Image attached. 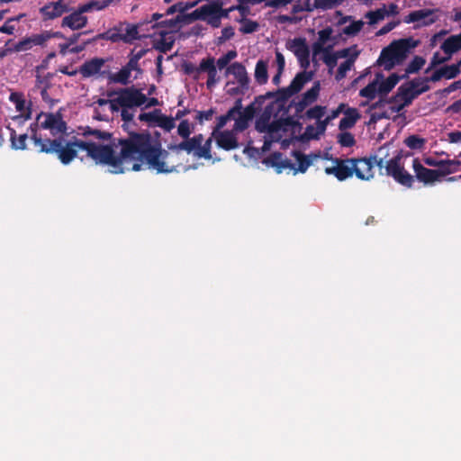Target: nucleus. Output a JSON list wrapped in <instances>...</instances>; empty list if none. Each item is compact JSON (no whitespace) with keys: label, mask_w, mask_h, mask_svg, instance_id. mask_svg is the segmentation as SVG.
Instances as JSON below:
<instances>
[{"label":"nucleus","mask_w":461,"mask_h":461,"mask_svg":"<svg viewBox=\"0 0 461 461\" xmlns=\"http://www.w3.org/2000/svg\"><path fill=\"white\" fill-rule=\"evenodd\" d=\"M33 134L31 139L40 152L56 154L61 163L68 165L77 156L78 150H86V155L93 158L96 164L109 167V172L122 174L128 171L139 172L141 161L146 160L151 168L158 173L173 172L174 166H167L165 162L169 156L168 152L153 145L151 135L148 132H132L127 139L119 140L121 145L120 154L116 155L112 145H101L95 142L76 139L67 141L63 136L55 139H41L36 134L33 125L30 126Z\"/></svg>","instance_id":"f257e3e1"},{"label":"nucleus","mask_w":461,"mask_h":461,"mask_svg":"<svg viewBox=\"0 0 461 461\" xmlns=\"http://www.w3.org/2000/svg\"><path fill=\"white\" fill-rule=\"evenodd\" d=\"M417 41L411 38L393 41L383 49L377 60V65L390 71L394 67L404 62L410 50L416 48Z\"/></svg>","instance_id":"f03ea898"},{"label":"nucleus","mask_w":461,"mask_h":461,"mask_svg":"<svg viewBox=\"0 0 461 461\" xmlns=\"http://www.w3.org/2000/svg\"><path fill=\"white\" fill-rule=\"evenodd\" d=\"M251 122V113L247 111L242 118L236 120L231 130L212 132V138L214 140L218 148L223 150H234L239 149L240 144L237 134L245 131L249 128Z\"/></svg>","instance_id":"7ed1b4c3"},{"label":"nucleus","mask_w":461,"mask_h":461,"mask_svg":"<svg viewBox=\"0 0 461 461\" xmlns=\"http://www.w3.org/2000/svg\"><path fill=\"white\" fill-rule=\"evenodd\" d=\"M109 99L98 98L96 104L99 106L109 104L111 113H121V119L124 122H132V113H129L127 104L130 103V97L127 96V86L115 91L107 92Z\"/></svg>","instance_id":"20e7f679"},{"label":"nucleus","mask_w":461,"mask_h":461,"mask_svg":"<svg viewBox=\"0 0 461 461\" xmlns=\"http://www.w3.org/2000/svg\"><path fill=\"white\" fill-rule=\"evenodd\" d=\"M182 68L184 73L190 77H193L194 80L200 78V75L202 72H206V86L208 89L213 88L215 84H217L220 80L218 71L215 68L213 57L203 59L199 66H195L194 63L189 61H185L182 65Z\"/></svg>","instance_id":"39448f33"},{"label":"nucleus","mask_w":461,"mask_h":461,"mask_svg":"<svg viewBox=\"0 0 461 461\" xmlns=\"http://www.w3.org/2000/svg\"><path fill=\"white\" fill-rule=\"evenodd\" d=\"M402 160V153L399 152L390 160L384 162L385 176L393 178L396 183L411 188L412 183L415 181L413 176L405 171L404 166L401 162Z\"/></svg>","instance_id":"423d86ee"},{"label":"nucleus","mask_w":461,"mask_h":461,"mask_svg":"<svg viewBox=\"0 0 461 461\" xmlns=\"http://www.w3.org/2000/svg\"><path fill=\"white\" fill-rule=\"evenodd\" d=\"M218 14L219 0H212L200 6V8L188 14V16L191 21L201 20L212 26L213 29H218L221 26Z\"/></svg>","instance_id":"0eeeda50"},{"label":"nucleus","mask_w":461,"mask_h":461,"mask_svg":"<svg viewBox=\"0 0 461 461\" xmlns=\"http://www.w3.org/2000/svg\"><path fill=\"white\" fill-rule=\"evenodd\" d=\"M127 96L130 97V103L127 104V110L129 113L132 114L134 118L135 111L137 108L149 109L159 105V101L157 97H148L141 89L132 86H127Z\"/></svg>","instance_id":"6e6552de"},{"label":"nucleus","mask_w":461,"mask_h":461,"mask_svg":"<svg viewBox=\"0 0 461 461\" xmlns=\"http://www.w3.org/2000/svg\"><path fill=\"white\" fill-rule=\"evenodd\" d=\"M353 160L354 174L360 180L372 179L374 177V166H377L380 170L383 168V158H376L375 155L369 158H351Z\"/></svg>","instance_id":"1a4fd4ad"},{"label":"nucleus","mask_w":461,"mask_h":461,"mask_svg":"<svg viewBox=\"0 0 461 461\" xmlns=\"http://www.w3.org/2000/svg\"><path fill=\"white\" fill-rule=\"evenodd\" d=\"M420 82L421 81L412 79L398 87L397 95L394 98H401L403 101L402 104L397 109L398 111L402 110L405 106H409L412 103L413 99L429 90V86L428 84H423L422 87L418 88Z\"/></svg>","instance_id":"9d476101"},{"label":"nucleus","mask_w":461,"mask_h":461,"mask_svg":"<svg viewBox=\"0 0 461 461\" xmlns=\"http://www.w3.org/2000/svg\"><path fill=\"white\" fill-rule=\"evenodd\" d=\"M37 122L43 130H49L51 135H64L67 131V123L62 119L60 113H40L37 115Z\"/></svg>","instance_id":"9b49d317"},{"label":"nucleus","mask_w":461,"mask_h":461,"mask_svg":"<svg viewBox=\"0 0 461 461\" xmlns=\"http://www.w3.org/2000/svg\"><path fill=\"white\" fill-rule=\"evenodd\" d=\"M286 48L298 59L300 67L304 70L311 65V51L305 38H294L286 42Z\"/></svg>","instance_id":"f8f14e48"},{"label":"nucleus","mask_w":461,"mask_h":461,"mask_svg":"<svg viewBox=\"0 0 461 461\" xmlns=\"http://www.w3.org/2000/svg\"><path fill=\"white\" fill-rule=\"evenodd\" d=\"M335 166L325 167L326 175L334 176L339 181L348 179L354 175V167L351 158H330Z\"/></svg>","instance_id":"ddd939ff"},{"label":"nucleus","mask_w":461,"mask_h":461,"mask_svg":"<svg viewBox=\"0 0 461 461\" xmlns=\"http://www.w3.org/2000/svg\"><path fill=\"white\" fill-rule=\"evenodd\" d=\"M69 11L70 8H68L66 0H58L56 2L47 3L40 8V14L42 21L58 19Z\"/></svg>","instance_id":"4468645a"},{"label":"nucleus","mask_w":461,"mask_h":461,"mask_svg":"<svg viewBox=\"0 0 461 461\" xmlns=\"http://www.w3.org/2000/svg\"><path fill=\"white\" fill-rule=\"evenodd\" d=\"M294 122L291 118L286 119H274L272 122L268 124L265 129V134H268L269 139H265L263 149H267L269 145L280 140V131L284 130V127L287 125H293Z\"/></svg>","instance_id":"2eb2a0df"},{"label":"nucleus","mask_w":461,"mask_h":461,"mask_svg":"<svg viewBox=\"0 0 461 461\" xmlns=\"http://www.w3.org/2000/svg\"><path fill=\"white\" fill-rule=\"evenodd\" d=\"M412 170L415 172V177L424 185L433 184L441 180L438 171L429 169L422 166L419 158L412 160Z\"/></svg>","instance_id":"dca6fc26"},{"label":"nucleus","mask_w":461,"mask_h":461,"mask_svg":"<svg viewBox=\"0 0 461 461\" xmlns=\"http://www.w3.org/2000/svg\"><path fill=\"white\" fill-rule=\"evenodd\" d=\"M425 165L438 167L436 172H439L441 177L447 176L456 171V167L461 165L459 160H438L435 158L428 157L424 158Z\"/></svg>","instance_id":"f3484780"},{"label":"nucleus","mask_w":461,"mask_h":461,"mask_svg":"<svg viewBox=\"0 0 461 461\" xmlns=\"http://www.w3.org/2000/svg\"><path fill=\"white\" fill-rule=\"evenodd\" d=\"M105 60L103 58H94L88 61L83 63L81 67H79L78 72L81 73L84 77H95L99 74L102 77L107 76V71H102V68L104 67Z\"/></svg>","instance_id":"a211bd4d"},{"label":"nucleus","mask_w":461,"mask_h":461,"mask_svg":"<svg viewBox=\"0 0 461 461\" xmlns=\"http://www.w3.org/2000/svg\"><path fill=\"white\" fill-rule=\"evenodd\" d=\"M226 75H231L236 79L237 84L243 86H249L250 78L248 76L245 66L240 62H233L226 68Z\"/></svg>","instance_id":"6ab92c4d"},{"label":"nucleus","mask_w":461,"mask_h":461,"mask_svg":"<svg viewBox=\"0 0 461 461\" xmlns=\"http://www.w3.org/2000/svg\"><path fill=\"white\" fill-rule=\"evenodd\" d=\"M433 14L434 10L419 9L407 14L404 22L406 23L422 22V25H429L436 22V18L433 17Z\"/></svg>","instance_id":"aec40b11"},{"label":"nucleus","mask_w":461,"mask_h":461,"mask_svg":"<svg viewBox=\"0 0 461 461\" xmlns=\"http://www.w3.org/2000/svg\"><path fill=\"white\" fill-rule=\"evenodd\" d=\"M332 29L326 27L318 32V40L312 44L313 54L318 55L321 51H331L332 45L325 46L326 42L331 40Z\"/></svg>","instance_id":"412c9836"},{"label":"nucleus","mask_w":461,"mask_h":461,"mask_svg":"<svg viewBox=\"0 0 461 461\" xmlns=\"http://www.w3.org/2000/svg\"><path fill=\"white\" fill-rule=\"evenodd\" d=\"M203 134H195L192 138L184 139V140L178 144L173 145L170 147L172 150H185L188 154L194 153L196 149L199 148L200 144L203 142Z\"/></svg>","instance_id":"4be33fe9"},{"label":"nucleus","mask_w":461,"mask_h":461,"mask_svg":"<svg viewBox=\"0 0 461 461\" xmlns=\"http://www.w3.org/2000/svg\"><path fill=\"white\" fill-rule=\"evenodd\" d=\"M87 23V18L79 13H72L61 20V27H68L71 30H82Z\"/></svg>","instance_id":"5701e85b"},{"label":"nucleus","mask_w":461,"mask_h":461,"mask_svg":"<svg viewBox=\"0 0 461 461\" xmlns=\"http://www.w3.org/2000/svg\"><path fill=\"white\" fill-rule=\"evenodd\" d=\"M189 20L188 14H178L176 18L165 19L158 22L152 25V27H162L168 30H176L177 26L182 23H188Z\"/></svg>","instance_id":"b1692460"},{"label":"nucleus","mask_w":461,"mask_h":461,"mask_svg":"<svg viewBox=\"0 0 461 461\" xmlns=\"http://www.w3.org/2000/svg\"><path fill=\"white\" fill-rule=\"evenodd\" d=\"M440 49L447 56L452 58L453 54L461 49V35L453 34L442 42Z\"/></svg>","instance_id":"393cba45"},{"label":"nucleus","mask_w":461,"mask_h":461,"mask_svg":"<svg viewBox=\"0 0 461 461\" xmlns=\"http://www.w3.org/2000/svg\"><path fill=\"white\" fill-rule=\"evenodd\" d=\"M360 119V113L357 108H348L344 112V117L339 122V130H348L356 125L357 121Z\"/></svg>","instance_id":"a878e982"},{"label":"nucleus","mask_w":461,"mask_h":461,"mask_svg":"<svg viewBox=\"0 0 461 461\" xmlns=\"http://www.w3.org/2000/svg\"><path fill=\"white\" fill-rule=\"evenodd\" d=\"M312 71H301L294 76L293 81L290 82L287 87L296 94L300 92L303 87H304V85L312 80Z\"/></svg>","instance_id":"bb28decb"},{"label":"nucleus","mask_w":461,"mask_h":461,"mask_svg":"<svg viewBox=\"0 0 461 461\" xmlns=\"http://www.w3.org/2000/svg\"><path fill=\"white\" fill-rule=\"evenodd\" d=\"M293 156L297 161L298 167H295L294 174L297 172L305 173L310 166L312 164V158H317V155H304L300 150H294Z\"/></svg>","instance_id":"cd10ccee"},{"label":"nucleus","mask_w":461,"mask_h":461,"mask_svg":"<svg viewBox=\"0 0 461 461\" xmlns=\"http://www.w3.org/2000/svg\"><path fill=\"white\" fill-rule=\"evenodd\" d=\"M404 78H406V74H403L402 76H398L395 73L391 74L384 81H379V94L381 95L389 94L395 86V85H397L399 81Z\"/></svg>","instance_id":"c85d7f7f"},{"label":"nucleus","mask_w":461,"mask_h":461,"mask_svg":"<svg viewBox=\"0 0 461 461\" xmlns=\"http://www.w3.org/2000/svg\"><path fill=\"white\" fill-rule=\"evenodd\" d=\"M247 111H249V113L251 114V120H253L256 115L255 104L251 103L248 106L243 108L242 98H238L236 100V102H234L233 106L227 112L231 113V114L238 116V119H239V118H242L246 114Z\"/></svg>","instance_id":"c756f323"},{"label":"nucleus","mask_w":461,"mask_h":461,"mask_svg":"<svg viewBox=\"0 0 461 461\" xmlns=\"http://www.w3.org/2000/svg\"><path fill=\"white\" fill-rule=\"evenodd\" d=\"M383 77L382 74L378 73L375 75V79L369 82L366 86L360 90L359 95L368 100L375 98L377 93H379V79Z\"/></svg>","instance_id":"7c9ffc66"},{"label":"nucleus","mask_w":461,"mask_h":461,"mask_svg":"<svg viewBox=\"0 0 461 461\" xmlns=\"http://www.w3.org/2000/svg\"><path fill=\"white\" fill-rule=\"evenodd\" d=\"M10 101L15 104L17 112L23 114L24 120H30L31 118V108L25 106V100L23 95L18 93H11Z\"/></svg>","instance_id":"2f4dec72"},{"label":"nucleus","mask_w":461,"mask_h":461,"mask_svg":"<svg viewBox=\"0 0 461 461\" xmlns=\"http://www.w3.org/2000/svg\"><path fill=\"white\" fill-rule=\"evenodd\" d=\"M174 45V38L167 33H160V38L154 41V49L159 52L167 53Z\"/></svg>","instance_id":"473e14b6"},{"label":"nucleus","mask_w":461,"mask_h":461,"mask_svg":"<svg viewBox=\"0 0 461 461\" xmlns=\"http://www.w3.org/2000/svg\"><path fill=\"white\" fill-rule=\"evenodd\" d=\"M320 93V82L316 81L313 83L312 86L309 88L304 94L302 95L301 98H299V102L302 104H305L308 106L317 101Z\"/></svg>","instance_id":"72a5a7b5"},{"label":"nucleus","mask_w":461,"mask_h":461,"mask_svg":"<svg viewBox=\"0 0 461 461\" xmlns=\"http://www.w3.org/2000/svg\"><path fill=\"white\" fill-rule=\"evenodd\" d=\"M106 77H108L109 82L127 86L130 83L131 71L122 68L121 70L116 73L108 72Z\"/></svg>","instance_id":"f704fd0d"},{"label":"nucleus","mask_w":461,"mask_h":461,"mask_svg":"<svg viewBox=\"0 0 461 461\" xmlns=\"http://www.w3.org/2000/svg\"><path fill=\"white\" fill-rule=\"evenodd\" d=\"M272 116L273 113L268 108L264 109L262 114L256 120L255 128L258 132H265V130L267 129V127L273 122Z\"/></svg>","instance_id":"c9c22d12"},{"label":"nucleus","mask_w":461,"mask_h":461,"mask_svg":"<svg viewBox=\"0 0 461 461\" xmlns=\"http://www.w3.org/2000/svg\"><path fill=\"white\" fill-rule=\"evenodd\" d=\"M256 82L263 85L268 80L267 63L263 60H258L255 68Z\"/></svg>","instance_id":"e433bc0d"},{"label":"nucleus","mask_w":461,"mask_h":461,"mask_svg":"<svg viewBox=\"0 0 461 461\" xmlns=\"http://www.w3.org/2000/svg\"><path fill=\"white\" fill-rule=\"evenodd\" d=\"M272 164L273 167L279 168V171L286 168L292 169L294 171L295 169L294 164L291 162L290 159L283 158L282 154L279 152H276L272 156Z\"/></svg>","instance_id":"4c0bfd02"},{"label":"nucleus","mask_w":461,"mask_h":461,"mask_svg":"<svg viewBox=\"0 0 461 461\" xmlns=\"http://www.w3.org/2000/svg\"><path fill=\"white\" fill-rule=\"evenodd\" d=\"M426 140L417 134H411L404 139V144L411 150H421L424 149Z\"/></svg>","instance_id":"58836bf2"},{"label":"nucleus","mask_w":461,"mask_h":461,"mask_svg":"<svg viewBox=\"0 0 461 461\" xmlns=\"http://www.w3.org/2000/svg\"><path fill=\"white\" fill-rule=\"evenodd\" d=\"M97 40H104V41H111L113 42H117L120 41H123L122 34L116 31V29H111L107 32H104L101 34H98L92 40H88V42H94Z\"/></svg>","instance_id":"ea45409f"},{"label":"nucleus","mask_w":461,"mask_h":461,"mask_svg":"<svg viewBox=\"0 0 461 461\" xmlns=\"http://www.w3.org/2000/svg\"><path fill=\"white\" fill-rule=\"evenodd\" d=\"M26 140H28V134H21L17 137L15 130H11L10 140L13 149L24 150L26 148Z\"/></svg>","instance_id":"a19ab883"},{"label":"nucleus","mask_w":461,"mask_h":461,"mask_svg":"<svg viewBox=\"0 0 461 461\" xmlns=\"http://www.w3.org/2000/svg\"><path fill=\"white\" fill-rule=\"evenodd\" d=\"M212 138H209L205 140V142H202L199 146V148L196 149L194 152V156L196 158H203L205 159H211L212 158Z\"/></svg>","instance_id":"79ce46f5"},{"label":"nucleus","mask_w":461,"mask_h":461,"mask_svg":"<svg viewBox=\"0 0 461 461\" xmlns=\"http://www.w3.org/2000/svg\"><path fill=\"white\" fill-rule=\"evenodd\" d=\"M231 120L235 122L236 120H238V116L228 112L226 113V114L220 115L219 117H217V122H215V124L212 128V132L223 131L224 130L222 128H224L227 122H229Z\"/></svg>","instance_id":"37998d69"},{"label":"nucleus","mask_w":461,"mask_h":461,"mask_svg":"<svg viewBox=\"0 0 461 461\" xmlns=\"http://www.w3.org/2000/svg\"><path fill=\"white\" fill-rule=\"evenodd\" d=\"M162 114L163 113H160L159 109H154L150 113H143L139 114L138 120L140 122H147L149 125H156Z\"/></svg>","instance_id":"c03bdc74"},{"label":"nucleus","mask_w":461,"mask_h":461,"mask_svg":"<svg viewBox=\"0 0 461 461\" xmlns=\"http://www.w3.org/2000/svg\"><path fill=\"white\" fill-rule=\"evenodd\" d=\"M234 81H227L226 93L230 96L244 95L249 90V86H242V85L234 86Z\"/></svg>","instance_id":"a18cd8bd"},{"label":"nucleus","mask_w":461,"mask_h":461,"mask_svg":"<svg viewBox=\"0 0 461 461\" xmlns=\"http://www.w3.org/2000/svg\"><path fill=\"white\" fill-rule=\"evenodd\" d=\"M239 22L242 24V26L240 27V32L243 34H251L258 30L259 25L256 21H252L249 18H241Z\"/></svg>","instance_id":"49530a36"},{"label":"nucleus","mask_w":461,"mask_h":461,"mask_svg":"<svg viewBox=\"0 0 461 461\" xmlns=\"http://www.w3.org/2000/svg\"><path fill=\"white\" fill-rule=\"evenodd\" d=\"M237 56V50H228L226 54L219 58L217 61H214L215 68H218L220 70L224 69L225 68H227L228 64Z\"/></svg>","instance_id":"de8ad7c7"},{"label":"nucleus","mask_w":461,"mask_h":461,"mask_svg":"<svg viewBox=\"0 0 461 461\" xmlns=\"http://www.w3.org/2000/svg\"><path fill=\"white\" fill-rule=\"evenodd\" d=\"M424 64L425 59L421 56H415L410 62L409 66L405 68L404 74H406V77H408L410 74L419 72Z\"/></svg>","instance_id":"09e8293b"},{"label":"nucleus","mask_w":461,"mask_h":461,"mask_svg":"<svg viewBox=\"0 0 461 461\" xmlns=\"http://www.w3.org/2000/svg\"><path fill=\"white\" fill-rule=\"evenodd\" d=\"M326 113V107L316 105L309 110L303 115L306 120H321Z\"/></svg>","instance_id":"8fccbe9b"},{"label":"nucleus","mask_w":461,"mask_h":461,"mask_svg":"<svg viewBox=\"0 0 461 461\" xmlns=\"http://www.w3.org/2000/svg\"><path fill=\"white\" fill-rule=\"evenodd\" d=\"M387 14V12L385 8H378L375 11H371L366 13V19H368V23L370 24H375L378 23L379 21H382L384 19L385 15Z\"/></svg>","instance_id":"3c124183"},{"label":"nucleus","mask_w":461,"mask_h":461,"mask_svg":"<svg viewBox=\"0 0 461 461\" xmlns=\"http://www.w3.org/2000/svg\"><path fill=\"white\" fill-rule=\"evenodd\" d=\"M354 65V59H348L343 61L340 66L338 67L337 73L335 78L337 82L342 80L345 77H347L348 71L350 70L351 67Z\"/></svg>","instance_id":"603ef678"},{"label":"nucleus","mask_w":461,"mask_h":461,"mask_svg":"<svg viewBox=\"0 0 461 461\" xmlns=\"http://www.w3.org/2000/svg\"><path fill=\"white\" fill-rule=\"evenodd\" d=\"M122 37H124V42H131L133 41H137L140 39V35H139V28L134 24H128L125 29V33H122Z\"/></svg>","instance_id":"864d4df0"},{"label":"nucleus","mask_w":461,"mask_h":461,"mask_svg":"<svg viewBox=\"0 0 461 461\" xmlns=\"http://www.w3.org/2000/svg\"><path fill=\"white\" fill-rule=\"evenodd\" d=\"M176 119L162 114L157 122V126L162 128L165 131H170L176 127Z\"/></svg>","instance_id":"5fc2aeb1"},{"label":"nucleus","mask_w":461,"mask_h":461,"mask_svg":"<svg viewBox=\"0 0 461 461\" xmlns=\"http://www.w3.org/2000/svg\"><path fill=\"white\" fill-rule=\"evenodd\" d=\"M234 36V29L232 26H226L221 29V35L217 39V45L220 46L221 44H224L226 41L231 40Z\"/></svg>","instance_id":"6e6d98bb"},{"label":"nucleus","mask_w":461,"mask_h":461,"mask_svg":"<svg viewBox=\"0 0 461 461\" xmlns=\"http://www.w3.org/2000/svg\"><path fill=\"white\" fill-rule=\"evenodd\" d=\"M295 93L293 90H290L288 86L282 87L275 92L276 101L279 103H285Z\"/></svg>","instance_id":"4d7b16f0"},{"label":"nucleus","mask_w":461,"mask_h":461,"mask_svg":"<svg viewBox=\"0 0 461 461\" xmlns=\"http://www.w3.org/2000/svg\"><path fill=\"white\" fill-rule=\"evenodd\" d=\"M338 143L342 147H351L356 143L354 135L349 132H342L338 134Z\"/></svg>","instance_id":"13d9d810"},{"label":"nucleus","mask_w":461,"mask_h":461,"mask_svg":"<svg viewBox=\"0 0 461 461\" xmlns=\"http://www.w3.org/2000/svg\"><path fill=\"white\" fill-rule=\"evenodd\" d=\"M440 72L443 74L446 79H453L456 76L459 75L460 69H458V66H444L439 68Z\"/></svg>","instance_id":"bf43d9fd"},{"label":"nucleus","mask_w":461,"mask_h":461,"mask_svg":"<svg viewBox=\"0 0 461 461\" xmlns=\"http://www.w3.org/2000/svg\"><path fill=\"white\" fill-rule=\"evenodd\" d=\"M339 4V0H313V7H316V9H332Z\"/></svg>","instance_id":"052dcab7"},{"label":"nucleus","mask_w":461,"mask_h":461,"mask_svg":"<svg viewBox=\"0 0 461 461\" xmlns=\"http://www.w3.org/2000/svg\"><path fill=\"white\" fill-rule=\"evenodd\" d=\"M214 114V108H209L207 111H198L196 112L195 120L202 125L205 121L212 120Z\"/></svg>","instance_id":"680f3d73"},{"label":"nucleus","mask_w":461,"mask_h":461,"mask_svg":"<svg viewBox=\"0 0 461 461\" xmlns=\"http://www.w3.org/2000/svg\"><path fill=\"white\" fill-rule=\"evenodd\" d=\"M362 27H363L362 21H357V22L351 23L348 26L344 27L342 29V32H343V34H346V35H355L358 32L361 31Z\"/></svg>","instance_id":"e2e57ef3"},{"label":"nucleus","mask_w":461,"mask_h":461,"mask_svg":"<svg viewBox=\"0 0 461 461\" xmlns=\"http://www.w3.org/2000/svg\"><path fill=\"white\" fill-rule=\"evenodd\" d=\"M28 39L33 46H42L49 41V36L45 31L41 34H32Z\"/></svg>","instance_id":"0e129e2a"},{"label":"nucleus","mask_w":461,"mask_h":461,"mask_svg":"<svg viewBox=\"0 0 461 461\" xmlns=\"http://www.w3.org/2000/svg\"><path fill=\"white\" fill-rule=\"evenodd\" d=\"M84 135L85 136L92 135L96 140H109L111 138L110 133H108L106 131H102L98 129H91V128H88V130L84 132Z\"/></svg>","instance_id":"69168bd1"},{"label":"nucleus","mask_w":461,"mask_h":461,"mask_svg":"<svg viewBox=\"0 0 461 461\" xmlns=\"http://www.w3.org/2000/svg\"><path fill=\"white\" fill-rule=\"evenodd\" d=\"M321 52L324 54L323 62L325 65L329 66L330 68L337 66V59L339 57L335 53H331L330 50H322Z\"/></svg>","instance_id":"338daca9"},{"label":"nucleus","mask_w":461,"mask_h":461,"mask_svg":"<svg viewBox=\"0 0 461 461\" xmlns=\"http://www.w3.org/2000/svg\"><path fill=\"white\" fill-rule=\"evenodd\" d=\"M177 134L183 139H187L191 134V129L188 120H182L177 126Z\"/></svg>","instance_id":"774afa93"}]
</instances>
